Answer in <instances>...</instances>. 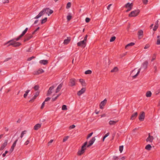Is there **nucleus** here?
<instances>
[{"instance_id":"nucleus-1","label":"nucleus","mask_w":160,"mask_h":160,"mask_svg":"<svg viewBox=\"0 0 160 160\" xmlns=\"http://www.w3.org/2000/svg\"><path fill=\"white\" fill-rule=\"evenodd\" d=\"M87 144V142H85L83 145L82 146L80 150H78V152L77 154L78 155H81L83 154L85 152V150L86 149V145Z\"/></svg>"},{"instance_id":"nucleus-2","label":"nucleus","mask_w":160,"mask_h":160,"mask_svg":"<svg viewBox=\"0 0 160 160\" xmlns=\"http://www.w3.org/2000/svg\"><path fill=\"white\" fill-rule=\"evenodd\" d=\"M140 70L141 68H139L137 72L136 68H135L132 71L131 73V75L133 78H135L139 73Z\"/></svg>"},{"instance_id":"nucleus-3","label":"nucleus","mask_w":160,"mask_h":160,"mask_svg":"<svg viewBox=\"0 0 160 160\" xmlns=\"http://www.w3.org/2000/svg\"><path fill=\"white\" fill-rule=\"evenodd\" d=\"M140 11L139 10H135L132 11L129 14V17H135L137 16L139 13Z\"/></svg>"},{"instance_id":"nucleus-4","label":"nucleus","mask_w":160,"mask_h":160,"mask_svg":"<svg viewBox=\"0 0 160 160\" xmlns=\"http://www.w3.org/2000/svg\"><path fill=\"white\" fill-rule=\"evenodd\" d=\"M133 6V4L132 3H130L128 2L125 5L124 7L127 9V10L126 11V12H128L130 11L132 9Z\"/></svg>"},{"instance_id":"nucleus-5","label":"nucleus","mask_w":160,"mask_h":160,"mask_svg":"<svg viewBox=\"0 0 160 160\" xmlns=\"http://www.w3.org/2000/svg\"><path fill=\"white\" fill-rule=\"evenodd\" d=\"M77 44L78 46L83 48H85L86 46V42L83 40L78 42Z\"/></svg>"},{"instance_id":"nucleus-6","label":"nucleus","mask_w":160,"mask_h":160,"mask_svg":"<svg viewBox=\"0 0 160 160\" xmlns=\"http://www.w3.org/2000/svg\"><path fill=\"white\" fill-rule=\"evenodd\" d=\"M154 139V138L153 136H151L150 133H149L148 137L146 139V141L147 142L152 143L153 142Z\"/></svg>"},{"instance_id":"nucleus-7","label":"nucleus","mask_w":160,"mask_h":160,"mask_svg":"<svg viewBox=\"0 0 160 160\" xmlns=\"http://www.w3.org/2000/svg\"><path fill=\"white\" fill-rule=\"evenodd\" d=\"M45 14V13L44 10L43 9L34 18L37 19L43 15Z\"/></svg>"},{"instance_id":"nucleus-8","label":"nucleus","mask_w":160,"mask_h":160,"mask_svg":"<svg viewBox=\"0 0 160 160\" xmlns=\"http://www.w3.org/2000/svg\"><path fill=\"white\" fill-rule=\"evenodd\" d=\"M44 10L45 13L47 14L48 16L53 12V10L50 9L49 8H44Z\"/></svg>"},{"instance_id":"nucleus-9","label":"nucleus","mask_w":160,"mask_h":160,"mask_svg":"<svg viewBox=\"0 0 160 160\" xmlns=\"http://www.w3.org/2000/svg\"><path fill=\"white\" fill-rule=\"evenodd\" d=\"M76 80L74 78H72L70 80L69 85L71 87L74 86L76 85Z\"/></svg>"},{"instance_id":"nucleus-10","label":"nucleus","mask_w":160,"mask_h":160,"mask_svg":"<svg viewBox=\"0 0 160 160\" xmlns=\"http://www.w3.org/2000/svg\"><path fill=\"white\" fill-rule=\"evenodd\" d=\"M15 42V41L13 40H11L4 43V45L5 46L8 44V46H10V45H12L13 46Z\"/></svg>"},{"instance_id":"nucleus-11","label":"nucleus","mask_w":160,"mask_h":160,"mask_svg":"<svg viewBox=\"0 0 160 160\" xmlns=\"http://www.w3.org/2000/svg\"><path fill=\"white\" fill-rule=\"evenodd\" d=\"M145 114L144 112H142L139 117V119L141 121H143L145 118Z\"/></svg>"},{"instance_id":"nucleus-12","label":"nucleus","mask_w":160,"mask_h":160,"mask_svg":"<svg viewBox=\"0 0 160 160\" xmlns=\"http://www.w3.org/2000/svg\"><path fill=\"white\" fill-rule=\"evenodd\" d=\"M86 91V88H82L80 90L77 92V95L78 96H80L81 95L84 93Z\"/></svg>"},{"instance_id":"nucleus-13","label":"nucleus","mask_w":160,"mask_h":160,"mask_svg":"<svg viewBox=\"0 0 160 160\" xmlns=\"http://www.w3.org/2000/svg\"><path fill=\"white\" fill-rule=\"evenodd\" d=\"M8 143V140H5L4 142L1 145L0 148V150L2 151L5 148L6 146Z\"/></svg>"},{"instance_id":"nucleus-14","label":"nucleus","mask_w":160,"mask_h":160,"mask_svg":"<svg viewBox=\"0 0 160 160\" xmlns=\"http://www.w3.org/2000/svg\"><path fill=\"white\" fill-rule=\"evenodd\" d=\"M32 37V35L31 34H29L28 35H27L24 40V42H25L27 41H28L30 40L31 38Z\"/></svg>"},{"instance_id":"nucleus-15","label":"nucleus","mask_w":160,"mask_h":160,"mask_svg":"<svg viewBox=\"0 0 160 160\" xmlns=\"http://www.w3.org/2000/svg\"><path fill=\"white\" fill-rule=\"evenodd\" d=\"M95 140L96 139L95 137L92 138V139L89 141V144L87 145V147H89L91 146L92 145L95 141Z\"/></svg>"},{"instance_id":"nucleus-16","label":"nucleus","mask_w":160,"mask_h":160,"mask_svg":"<svg viewBox=\"0 0 160 160\" xmlns=\"http://www.w3.org/2000/svg\"><path fill=\"white\" fill-rule=\"evenodd\" d=\"M148 64V62L147 61H145L143 63L140 68L141 69L142 68H143L144 69H146L147 68Z\"/></svg>"},{"instance_id":"nucleus-17","label":"nucleus","mask_w":160,"mask_h":160,"mask_svg":"<svg viewBox=\"0 0 160 160\" xmlns=\"http://www.w3.org/2000/svg\"><path fill=\"white\" fill-rule=\"evenodd\" d=\"M138 36L139 39H141L143 35V32L142 30H139L138 31Z\"/></svg>"},{"instance_id":"nucleus-18","label":"nucleus","mask_w":160,"mask_h":160,"mask_svg":"<svg viewBox=\"0 0 160 160\" xmlns=\"http://www.w3.org/2000/svg\"><path fill=\"white\" fill-rule=\"evenodd\" d=\"M107 100L105 99L103 101H102L100 104V108L101 109H102L103 107L105 105L107 102Z\"/></svg>"},{"instance_id":"nucleus-19","label":"nucleus","mask_w":160,"mask_h":160,"mask_svg":"<svg viewBox=\"0 0 160 160\" xmlns=\"http://www.w3.org/2000/svg\"><path fill=\"white\" fill-rule=\"evenodd\" d=\"M54 87L53 86H52L49 88L47 93V96H48L50 95L52 93V91Z\"/></svg>"},{"instance_id":"nucleus-20","label":"nucleus","mask_w":160,"mask_h":160,"mask_svg":"<svg viewBox=\"0 0 160 160\" xmlns=\"http://www.w3.org/2000/svg\"><path fill=\"white\" fill-rule=\"evenodd\" d=\"M39 92H36L33 97L29 101V102H32L38 96L39 94Z\"/></svg>"},{"instance_id":"nucleus-21","label":"nucleus","mask_w":160,"mask_h":160,"mask_svg":"<svg viewBox=\"0 0 160 160\" xmlns=\"http://www.w3.org/2000/svg\"><path fill=\"white\" fill-rule=\"evenodd\" d=\"M44 72V70L42 69H39L38 70L34 72L35 74H39Z\"/></svg>"},{"instance_id":"nucleus-22","label":"nucleus","mask_w":160,"mask_h":160,"mask_svg":"<svg viewBox=\"0 0 160 160\" xmlns=\"http://www.w3.org/2000/svg\"><path fill=\"white\" fill-rule=\"evenodd\" d=\"M138 113L137 112L134 113L131 116L130 119L132 120L134 119L138 115Z\"/></svg>"},{"instance_id":"nucleus-23","label":"nucleus","mask_w":160,"mask_h":160,"mask_svg":"<svg viewBox=\"0 0 160 160\" xmlns=\"http://www.w3.org/2000/svg\"><path fill=\"white\" fill-rule=\"evenodd\" d=\"M40 64L44 65H46L48 63V61L47 60H40L39 62Z\"/></svg>"},{"instance_id":"nucleus-24","label":"nucleus","mask_w":160,"mask_h":160,"mask_svg":"<svg viewBox=\"0 0 160 160\" xmlns=\"http://www.w3.org/2000/svg\"><path fill=\"white\" fill-rule=\"evenodd\" d=\"M62 83L60 84L58 86V87L57 88L56 90V93H58L60 91V90L61 89L62 87Z\"/></svg>"},{"instance_id":"nucleus-25","label":"nucleus","mask_w":160,"mask_h":160,"mask_svg":"<svg viewBox=\"0 0 160 160\" xmlns=\"http://www.w3.org/2000/svg\"><path fill=\"white\" fill-rule=\"evenodd\" d=\"M71 40L70 38V37H68L67 39L64 40L63 43L65 44H67L70 42Z\"/></svg>"},{"instance_id":"nucleus-26","label":"nucleus","mask_w":160,"mask_h":160,"mask_svg":"<svg viewBox=\"0 0 160 160\" xmlns=\"http://www.w3.org/2000/svg\"><path fill=\"white\" fill-rule=\"evenodd\" d=\"M158 21L157 20L155 22V25L154 27V28L153 29V30L154 31H155L157 29L158 25Z\"/></svg>"},{"instance_id":"nucleus-27","label":"nucleus","mask_w":160,"mask_h":160,"mask_svg":"<svg viewBox=\"0 0 160 160\" xmlns=\"http://www.w3.org/2000/svg\"><path fill=\"white\" fill-rule=\"evenodd\" d=\"M79 82L81 83L82 86H86V83L85 81L84 80L80 79H79Z\"/></svg>"},{"instance_id":"nucleus-28","label":"nucleus","mask_w":160,"mask_h":160,"mask_svg":"<svg viewBox=\"0 0 160 160\" xmlns=\"http://www.w3.org/2000/svg\"><path fill=\"white\" fill-rule=\"evenodd\" d=\"M41 127V125L40 124H36L34 127V129L35 130H37Z\"/></svg>"},{"instance_id":"nucleus-29","label":"nucleus","mask_w":160,"mask_h":160,"mask_svg":"<svg viewBox=\"0 0 160 160\" xmlns=\"http://www.w3.org/2000/svg\"><path fill=\"white\" fill-rule=\"evenodd\" d=\"M118 122V121L110 120L109 122V124L111 125H114Z\"/></svg>"},{"instance_id":"nucleus-30","label":"nucleus","mask_w":160,"mask_h":160,"mask_svg":"<svg viewBox=\"0 0 160 160\" xmlns=\"http://www.w3.org/2000/svg\"><path fill=\"white\" fill-rule=\"evenodd\" d=\"M72 17L71 15V14L70 13H69L68 14V15L67 16V19L68 21H69L72 18Z\"/></svg>"},{"instance_id":"nucleus-31","label":"nucleus","mask_w":160,"mask_h":160,"mask_svg":"<svg viewBox=\"0 0 160 160\" xmlns=\"http://www.w3.org/2000/svg\"><path fill=\"white\" fill-rule=\"evenodd\" d=\"M152 148V146L150 144H148L145 147V149L147 150H150Z\"/></svg>"},{"instance_id":"nucleus-32","label":"nucleus","mask_w":160,"mask_h":160,"mask_svg":"<svg viewBox=\"0 0 160 160\" xmlns=\"http://www.w3.org/2000/svg\"><path fill=\"white\" fill-rule=\"evenodd\" d=\"M118 71V68L117 67H115L111 71L112 72H116Z\"/></svg>"},{"instance_id":"nucleus-33","label":"nucleus","mask_w":160,"mask_h":160,"mask_svg":"<svg viewBox=\"0 0 160 160\" xmlns=\"http://www.w3.org/2000/svg\"><path fill=\"white\" fill-rule=\"evenodd\" d=\"M28 30L27 28H26L23 31L22 33L20 35V37H22L26 32Z\"/></svg>"},{"instance_id":"nucleus-34","label":"nucleus","mask_w":160,"mask_h":160,"mask_svg":"<svg viewBox=\"0 0 160 160\" xmlns=\"http://www.w3.org/2000/svg\"><path fill=\"white\" fill-rule=\"evenodd\" d=\"M135 43L134 42H131L129 43L126 46H125V48L127 49L128 48L129 46H131L134 45Z\"/></svg>"},{"instance_id":"nucleus-35","label":"nucleus","mask_w":160,"mask_h":160,"mask_svg":"<svg viewBox=\"0 0 160 160\" xmlns=\"http://www.w3.org/2000/svg\"><path fill=\"white\" fill-rule=\"evenodd\" d=\"M152 95L151 92L150 91L147 92L146 93V96L147 97H150Z\"/></svg>"},{"instance_id":"nucleus-36","label":"nucleus","mask_w":160,"mask_h":160,"mask_svg":"<svg viewBox=\"0 0 160 160\" xmlns=\"http://www.w3.org/2000/svg\"><path fill=\"white\" fill-rule=\"evenodd\" d=\"M21 45V43L19 42H16V41L14 43L13 47H18Z\"/></svg>"},{"instance_id":"nucleus-37","label":"nucleus","mask_w":160,"mask_h":160,"mask_svg":"<svg viewBox=\"0 0 160 160\" xmlns=\"http://www.w3.org/2000/svg\"><path fill=\"white\" fill-rule=\"evenodd\" d=\"M156 44L157 45H160V36H157V40Z\"/></svg>"},{"instance_id":"nucleus-38","label":"nucleus","mask_w":160,"mask_h":160,"mask_svg":"<svg viewBox=\"0 0 160 160\" xmlns=\"http://www.w3.org/2000/svg\"><path fill=\"white\" fill-rule=\"evenodd\" d=\"M30 90H27L26 92L24 94L23 97H24L25 98H26V97L27 96V95L29 93V92H30Z\"/></svg>"},{"instance_id":"nucleus-39","label":"nucleus","mask_w":160,"mask_h":160,"mask_svg":"<svg viewBox=\"0 0 160 160\" xmlns=\"http://www.w3.org/2000/svg\"><path fill=\"white\" fill-rule=\"evenodd\" d=\"M47 18H45L44 19H42L41 20V24H43L44 23H45L47 22Z\"/></svg>"},{"instance_id":"nucleus-40","label":"nucleus","mask_w":160,"mask_h":160,"mask_svg":"<svg viewBox=\"0 0 160 160\" xmlns=\"http://www.w3.org/2000/svg\"><path fill=\"white\" fill-rule=\"evenodd\" d=\"M26 133V131L24 130L22 132L21 135H20V137L21 138H22L24 135Z\"/></svg>"},{"instance_id":"nucleus-41","label":"nucleus","mask_w":160,"mask_h":160,"mask_svg":"<svg viewBox=\"0 0 160 160\" xmlns=\"http://www.w3.org/2000/svg\"><path fill=\"white\" fill-rule=\"evenodd\" d=\"M18 141V140L17 139L15 141V142H14L13 143V144L12 145V146L11 147L12 148H14L16 146V143H17V142Z\"/></svg>"},{"instance_id":"nucleus-42","label":"nucleus","mask_w":160,"mask_h":160,"mask_svg":"<svg viewBox=\"0 0 160 160\" xmlns=\"http://www.w3.org/2000/svg\"><path fill=\"white\" fill-rule=\"evenodd\" d=\"M71 6V3L70 2H68L67 4L66 8L68 9L70 8Z\"/></svg>"},{"instance_id":"nucleus-43","label":"nucleus","mask_w":160,"mask_h":160,"mask_svg":"<svg viewBox=\"0 0 160 160\" xmlns=\"http://www.w3.org/2000/svg\"><path fill=\"white\" fill-rule=\"evenodd\" d=\"M92 71L90 70H88L86 71L85 72V74H90L92 73Z\"/></svg>"},{"instance_id":"nucleus-44","label":"nucleus","mask_w":160,"mask_h":160,"mask_svg":"<svg viewBox=\"0 0 160 160\" xmlns=\"http://www.w3.org/2000/svg\"><path fill=\"white\" fill-rule=\"evenodd\" d=\"M62 109L63 110H67V106L66 105H63L62 107Z\"/></svg>"},{"instance_id":"nucleus-45","label":"nucleus","mask_w":160,"mask_h":160,"mask_svg":"<svg viewBox=\"0 0 160 160\" xmlns=\"http://www.w3.org/2000/svg\"><path fill=\"white\" fill-rule=\"evenodd\" d=\"M156 54H153L152 56V59L151 60V61L152 62L153 61V60H155V59L156 58Z\"/></svg>"},{"instance_id":"nucleus-46","label":"nucleus","mask_w":160,"mask_h":160,"mask_svg":"<svg viewBox=\"0 0 160 160\" xmlns=\"http://www.w3.org/2000/svg\"><path fill=\"white\" fill-rule=\"evenodd\" d=\"M123 148V146H121L119 147V150L121 153L122 151Z\"/></svg>"},{"instance_id":"nucleus-47","label":"nucleus","mask_w":160,"mask_h":160,"mask_svg":"<svg viewBox=\"0 0 160 160\" xmlns=\"http://www.w3.org/2000/svg\"><path fill=\"white\" fill-rule=\"evenodd\" d=\"M115 39H116V37H114V36L112 37L111 38L110 41V42H113L115 40Z\"/></svg>"},{"instance_id":"nucleus-48","label":"nucleus","mask_w":160,"mask_h":160,"mask_svg":"<svg viewBox=\"0 0 160 160\" xmlns=\"http://www.w3.org/2000/svg\"><path fill=\"white\" fill-rule=\"evenodd\" d=\"M68 138H69V137L68 136L65 137L63 139V142H65L68 139Z\"/></svg>"},{"instance_id":"nucleus-49","label":"nucleus","mask_w":160,"mask_h":160,"mask_svg":"<svg viewBox=\"0 0 160 160\" xmlns=\"http://www.w3.org/2000/svg\"><path fill=\"white\" fill-rule=\"evenodd\" d=\"M60 95V94H59L56 97H55L54 98H52V100L53 101H55V100H56L57 99V98Z\"/></svg>"},{"instance_id":"nucleus-50","label":"nucleus","mask_w":160,"mask_h":160,"mask_svg":"<svg viewBox=\"0 0 160 160\" xmlns=\"http://www.w3.org/2000/svg\"><path fill=\"white\" fill-rule=\"evenodd\" d=\"M39 27H38L36 30H35L32 32V34H34L36 32H37L38 30L39 29Z\"/></svg>"},{"instance_id":"nucleus-51","label":"nucleus","mask_w":160,"mask_h":160,"mask_svg":"<svg viewBox=\"0 0 160 160\" xmlns=\"http://www.w3.org/2000/svg\"><path fill=\"white\" fill-rule=\"evenodd\" d=\"M92 134H93V132H91V133H90L89 134L87 137V139H88L89 138H90L92 136Z\"/></svg>"},{"instance_id":"nucleus-52","label":"nucleus","mask_w":160,"mask_h":160,"mask_svg":"<svg viewBox=\"0 0 160 160\" xmlns=\"http://www.w3.org/2000/svg\"><path fill=\"white\" fill-rule=\"evenodd\" d=\"M90 19L88 18H86L85 19V22L88 23L90 22Z\"/></svg>"},{"instance_id":"nucleus-53","label":"nucleus","mask_w":160,"mask_h":160,"mask_svg":"<svg viewBox=\"0 0 160 160\" xmlns=\"http://www.w3.org/2000/svg\"><path fill=\"white\" fill-rule=\"evenodd\" d=\"M142 2L144 4H147L148 2V0H142Z\"/></svg>"},{"instance_id":"nucleus-54","label":"nucleus","mask_w":160,"mask_h":160,"mask_svg":"<svg viewBox=\"0 0 160 160\" xmlns=\"http://www.w3.org/2000/svg\"><path fill=\"white\" fill-rule=\"evenodd\" d=\"M34 88L35 90H37L39 88V86L38 85H36L34 87Z\"/></svg>"},{"instance_id":"nucleus-55","label":"nucleus","mask_w":160,"mask_h":160,"mask_svg":"<svg viewBox=\"0 0 160 160\" xmlns=\"http://www.w3.org/2000/svg\"><path fill=\"white\" fill-rule=\"evenodd\" d=\"M34 58H35V57H34L33 56H32V57H31L28 58V59L27 60H28V61H31L32 59H33Z\"/></svg>"},{"instance_id":"nucleus-56","label":"nucleus","mask_w":160,"mask_h":160,"mask_svg":"<svg viewBox=\"0 0 160 160\" xmlns=\"http://www.w3.org/2000/svg\"><path fill=\"white\" fill-rule=\"evenodd\" d=\"M87 37H88V35H86L85 36V37L84 38V40H83V41H84V42H86L87 40Z\"/></svg>"},{"instance_id":"nucleus-57","label":"nucleus","mask_w":160,"mask_h":160,"mask_svg":"<svg viewBox=\"0 0 160 160\" xmlns=\"http://www.w3.org/2000/svg\"><path fill=\"white\" fill-rule=\"evenodd\" d=\"M29 143V141L28 140H27L24 143V145H28Z\"/></svg>"},{"instance_id":"nucleus-58","label":"nucleus","mask_w":160,"mask_h":160,"mask_svg":"<svg viewBox=\"0 0 160 160\" xmlns=\"http://www.w3.org/2000/svg\"><path fill=\"white\" fill-rule=\"evenodd\" d=\"M75 126L74 125H71L69 127V129H72V128H75Z\"/></svg>"},{"instance_id":"nucleus-59","label":"nucleus","mask_w":160,"mask_h":160,"mask_svg":"<svg viewBox=\"0 0 160 160\" xmlns=\"http://www.w3.org/2000/svg\"><path fill=\"white\" fill-rule=\"evenodd\" d=\"M112 5V4H109L108 7H107V9L108 10H109L110 9V7Z\"/></svg>"},{"instance_id":"nucleus-60","label":"nucleus","mask_w":160,"mask_h":160,"mask_svg":"<svg viewBox=\"0 0 160 160\" xmlns=\"http://www.w3.org/2000/svg\"><path fill=\"white\" fill-rule=\"evenodd\" d=\"M50 99V98L49 97H47L45 100L44 102H47L48 101H49Z\"/></svg>"},{"instance_id":"nucleus-61","label":"nucleus","mask_w":160,"mask_h":160,"mask_svg":"<svg viewBox=\"0 0 160 160\" xmlns=\"http://www.w3.org/2000/svg\"><path fill=\"white\" fill-rule=\"evenodd\" d=\"M44 105H45V102H44L42 104V105H41V109H42L44 107Z\"/></svg>"},{"instance_id":"nucleus-62","label":"nucleus","mask_w":160,"mask_h":160,"mask_svg":"<svg viewBox=\"0 0 160 160\" xmlns=\"http://www.w3.org/2000/svg\"><path fill=\"white\" fill-rule=\"evenodd\" d=\"M154 72H157V68L156 66H155L154 67Z\"/></svg>"},{"instance_id":"nucleus-63","label":"nucleus","mask_w":160,"mask_h":160,"mask_svg":"<svg viewBox=\"0 0 160 160\" xmlns=\"http://www.w3.org/2000/svg\"><path fill=\"white\" fill-rule=\"evenodd\" d=\"M53 141V140L52 139H51V140L50 141L48 142V145H50V144L52 143Z\"/></svg>"},{"instance_id":"nucleus-64","label":"nucleus","mask_w":160,"mask_h":160,"mask_svg":"<svg viewBox=\"0 0 160 160\" xmlns=\"http://www.w3.org/2000/svg\"><path fill=\"white\" fill-rule=\"evenodd\" d=\"M109 133H107L104 136V138H106V137H107L109 135Z\"/></svg>"}]
</instances>
